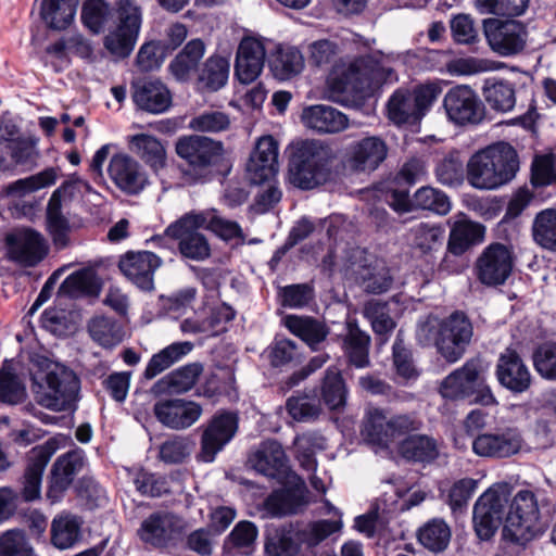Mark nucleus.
<instances>
[{"label": "nucleus", "mask_w": 556, "mask_h": 556, "mask_svg": "<svg viewBox=\"0 0 556 556\" xmlns=\"http://www.w3.org/2000/svg\"><path fill=\"white\" fill-rule=\"evenodd\" d=\"M273 75L279 80H288L304 68L302 53L293 47H279L269 60Z\"/></svg>", "instance_id": "de8ad7c7"}, {"label": "nucleus", "mask_w": 556, "mask_h": 556, "mask_svg": "<svg viewBox=\"0 0 556 556\" xmlns=\"http://www.w3.org/2000/svg\"><path fill=\"white\" fill-rule=\"evenodd\" d=\"M439 182L445 186H459L464 181V162L459 152L451 151L435 166Z\"/></svg>", "instance_id": "e2e57ef3"}, {"label": "nucleus", "mask_w": 556, "mask_h": 556, "mask_svg": "<svg viewBox=\"0 0 556 556\" xmlns=\"http://www.w3.org/2000/svg\"><path fill=\"white\" fill-rule=\"evenodd\" d=\"M363 315L370 321L372 331L381 343H386L396 324L390 316L387 302L370 300L364 304Z\"/></svg>", "instance_id": "8fccbe9b"}, {"label": "nucleus", "mask_w": 556, "mask_h": 556, "mask_svg": "<svg viewBox=\"0 0 556 556\" xmlns=\"http://www.w3.org/2000/svg\"><path fill=\"white\" fill-rule=\"evenodd\" d=\"M248 464L257 472L277 480L286 479L290 471L285 450L276 440L262 442L250 453Z\"/></svg>", "instance_id": "a878e982"}, {"label": "nucleus", "mask_w": 556, "mask_h": 556, "mask_svg": "<svg viewBox=\"0 0 556 556\" xmlns=\"http://www.w3.org/2000/svg\"><path fill=\"white\" fill-rule=\"evenodd\" d=\"M278 143L271 136L261 137L247 163V177L253 185L270 181L278 173Z\"/></svg>", "instance_id": "b1692460"}, {"label": "nucleus", "mask_w": 556, "mask_h": 556, "mask_svg": "<svg viewBox=\"0 0 556 556\" xmlns=\"http://www.w3.org/2000/svg\"><path fill=\"white\" fill-rule=\"evenodd\" d=\"M161 265V257L149 251H129L118 262L124 276L143 291L153 290L154 273Z\"/></svg>", "instance_id": "393cba45"}, {"label": "nucleus", "mask_w": 556, "mask_h": 556, "mask_svg": "<svg viewBox=\"0 0 556 556\" xmlns=\"http://www.w3.org/2000/svg\"><path fill=\"white\" fill-rule=\"evenodd\" d=\"M277 296L283 307L303 308L314 300L315 290L311 283H294L279 287Z\"/></svg>", "instance_id": "774afa93"}, {"label": "nucleus", "mask_w": 556, "mask_h": 556, "mask_svg": "<svg viewBox=\"0 0 556 556\" xmlns=\"http://www.w3.org/2000/svg\"><path fill=\"white\" fill-rule=\"evenodd\" d=\"M83 467L84 452L81 450L70 451L59 456L53 463L48 478V498L52 502L60 501Z\"/></svg>", "instance_id": "bb28decb"}, {"label": "nucleus", "mask_w": 556, "mask_h": 556, "mask_svg": "<svg viewBox=\"0 0 556 556\" xmlns=\"http://www.w3.org/2000/svg\"><path fill=\"white\" fill-rule=\"evenodd\" d=\"M422 422L413 414L388 417L383 409L370 407L366 410L363 427V439L372 445L388 447L395 439L418 431Z\"/></svg>", "instance_id": "0eeeda50"}, {"label": "nucleus", "mask_w": 556, "mask_h": 556, "mask_svg": "<svg viewBox=\"0 0 556 556\" xmlns=\"http://www.w3.org/2000/svg\"><path fill=\"white\" fill-rule=\"evenodd\" d=\"M7 257L21 266L33 267L48 253L43 236L30 228H16L5 236Z\"/></svg>", "instance_id": "4468645a"}, {"label": "nucleus", "mask_w": 556, "mask_h": 556, "mask_svg": "<svg viewBox=\"0 0 556 556\" xmlns=\"http://www.w3.org/2000/svg\"><path fill=\"white\" fill-rule=\"evenodd\" d=\"M265 55V47L261 40L252 37L241 40L235 64V75L241 84H251L260 76Z\"/></svg>", "instance_id": "c85d7f7f"}, {"label": "nucleus", "mask_w": 556, "mask_h": 556, "mask_svg": "<svg viewBox=\"0 0 556 556\" xmlns=\"http://www.w3.org/2000/svg\"><path fill=\"white\" fill-rule=\"evenodd\" d=\"M510 497L506 483L488 489L473 506V526L480 540H490L501 526Z\"/></svg>", "instance_id": "9d476101"}, {"label": "nucleus", "mask_w": 556, "mask_h": 556, "mask_svg": "<svg viewBox=\"0 0 556 556\" xmlns=\"http://www.w3.org/2000/svg\"><path fill=\"white\" fill-rule=\"evenodd\" d=\"M88 330L91 338L104 348L115 346L123 340L122 328L109 317L92 318L88 325Z\"/></svg>", "instance_id": "052dcab7"}, {"label": "nucleus", "mask_w": 556, "mask_h": 556, "mask_svg": "<svg viewBox=\"0 0 556 556\" xmlns=\"http://www.w3.org/2000/svg\"><path fill=\"white\" fill-rule=\"evenodd\" d=\"M84 181L72 176L70 179L53 191L47 205V220L50 233L55 244L64 247L66 244V235L70 230L67 218L63 215V207L71 202L74 197L80 192Z\"/></svg>", "instance_id": "6ab92c4d"}, {"label": "nucleus", "mask_w": 556, "mask_h": 556, "mask_svg": "<svg viewBox=\"0 0 556 556\" xmlns=\"http://www.w3.org/2000/svg\"><path fill=\"white\" fill-rule=\"evenodd\" d=\"M483 26L488 43L500 55L509 56L520 53L527 45V28L518 21L489 18L484 21Z\"/></svg>", "instance_id": "a211bd4d"}, {"label": "nucleus", "mask_w": 556, "mask_h": 556, "mask_svg": "<svg viewBox=\"0 0 556 556\" xmlns=\"http://www.w3.org/2000/svg\"><path fill=\"white\" fill-rule=\"evenodd\" d=\"M356 279L366 292L374 294L387 292L393 282L390 269L380 263L364 266L357 271Z\"/></svg>", "instance_id": "6e6d98bb"}, {"label": "nucleus", "mask_w": 556, "mask_h": 556, "mask_svg": "<svg viewBox=\"0 0 556 556\" xmlns=\"http://www.w3.org/2000/svg\"><path fill=\"white\" fill-rule=\"evenodd\" d=\"M204 216L187 213L170 224L165 233L179 241L178 249L182 256L193 261H204L211 255L206 238L199 232L203 228Z\"/></svg>", "instance_id": "ddd939ff"}, {"label": "nucleus", "mask_w": 556, "mask_h": 556, "mask_svg": "<svg viewBox=\"0 0 556 556\" xmlns=\"http://www.w3.org/2000/svg\"><path fill=\"white\" fill-rule=\"evenodd\" d=\"M346 387L341 372L336 367H329L321 386V397L330 409L344 406L346 401Z\"/></svg>", "instance_id": "bf43d9fd"}, {"label": "nucleus", "mask_w": 556, "mask_h": 556, "mask_svg": "<svg viewBox=\"0 0 556 556\" xmlns=\"http://www.w3.org/2000/svg\"><path fill=\"white\" fill-rule=\"evenodd\" d=\"M540 509L535 494L520 490L514 496L503 528V538L526 545L539 531Z\"/></svg>", "instance_id": "6e6552de"}, {"label": "nucleus", "mask_w": 556, "mask_h": 556, "mask_svg": "<svg viewBox=\"0 0 556 556\" xmlns=\"http://www.w3.org/2000/svg\"><path fill=\"white\" fill-rule=\"evenodd\" d=\"M285 326L312 350H316L317 345L324 342L329 334L325 323L311 316L288 315L285 318Z\"/></svg>", "instance_id": "58836bf2"}, {"label": "nucleus", "mask_w": 556, "mask_h": 556, "mask_svg": "<svg viewBox=\"0 0 556 556\" xmlns=\"http://www.w3.org/2000/svg\"><path fill=\"white\" fill-rule=\"evenodd\" d=\"M230 64L227 58L213 54L205 60L197 73L198 89L215 92L226 86L229 77Z\"/></svg>", "instance_id": "e433bc0d"}, {"label": "nucleus", "mask_w": 556, "mask_h": 556, "mask_svg": "<svg viewBox=\"0 0 556 556\" xmlns=\"http://www.w3.org/2000/svg\"><path fill=\"white\" fill-rule=\"evenodd\" d=\"M515 265L511 245L500 242L483 249L475 263L477 279L486 287L503 286L510 277Z\"/></svg>", "instance_id": "9b49d317"}, {"label": "nucleus", "mask_w": 556, "mask_h": 556, "mask_svg": "<svg viewBox=\"0 0 556 556\" xmlns=\"http://www.w3.org/2000/svg\"><path fill=\"white\" fill-rule=\"evenodd\" d=\"M519 170L515 148L504 141L476 152L467 163V180L479 190H495L510 182Z\"/></svg>", "instance_id": "f03ea898"}, {"label": "nucleus", "mask_w": 556, "mask_h": 556, "mask_svg": "<svg viewBox=\"0 0 556 556\" xmlns=\"http://www.w3.org/2000/svg\"><path fill=\"white\" fill-rule=\"evenodd\" d=\"M175 150L177 155L185 160L199 176L207 175L211 167L216 165L224 154V146L220 141L200 135L179 138Z\"/></svg>", "instance_id": "f8f14e48"}, {"label": "nucleus", "mask_w": 556, "mask_h": 556, "mask_svg": "<svg viewBox=\"0 0 556 556\" xmlns=\"http://www.w3.org/2000/svg\"><path fill=\"white\" fill-rule=\"evenodd\" d=\"M132 88V100L142 111L161 114L172 105V93L160 80L138 81Z\"/></svg>", "instance_id": "2f4dec72"}, {"label": "nucleus", "mask_w": 556, "mask_h": 556, "mask_svg": "<svg viewBox=\"0 0 556 556\" xmlns=\"http://www.w3.org/2000/svg\"><path fill=\"white\" fill-rule=\"evenodd\" d=\"M79 379L73 370L55 365L41 382L31 376V392L36 403L52 412H64L75 407L79 393Z\"/></svg>", "instance_id": "39448f33"}, {"label": "nucleus", "mask_w": 556, "mask_h": 556, "mask_svg": "<svg viewBox=\"0 0 556 556\" xmlns=\"http://www.w3.org/2000/svg\"><path fill=\"white\" fill-rule=\"evenodd\" d=\"M111 18V8L104 0H85L81 9L84 25L93 34L101 33Z\"/></svg>", "instance_id": "69168bd1"}, {"label": "nucleus", "mask_w": 556, "mask_h": 556, "mask_svg": "<svg viewBox=\"0 0 556 556\" xmlns=\"http://www.w3.org/2000/svg\"><path fill=\"white\" fill-rule=\"evenodd\" d=\"M532 237L543 249L556 251V210L546 208L538 213L532 224Z\"/></svg>", "instance_id": "5fc2aeb1"}, {"label": "nucleus", "mask_w": 556, "mask_h": 556, "mask_svg": "<svg viewBox=\"0 0 556 556\" xmlns=\"http://www.w3.org/2000/svg\"><path fill=\"white\" fill-rule=\"evenodd\" d=\"M127 141L130 151L153 170H159L165 166L166 150L156 137L148 134H137L129 136Z\"/></svg>", "instance_id": "ea45409f"}, {"label": "nucleus", "mask_w": 556, "mask_h": 556, "mask_svg": "<svg viewBox=\"0 0 556 556\" xmlns=\"http://www.w3.org/2000/svg\"><path fill=\"white\" fill-rule=\"evenodd\" d=\"M485 233L483 225L467 219L464 215L453 223L447 250L453 255L465 253L472 245L482 242Z\"/></svg>", "instance_id": "c9c22d12"}, {"label": "nucleus", "mask_w": 556, "mask_h": 556, "mask_svg": "<svg viewBox=\"0 0 556 556\" xmlns=\"http://www.w3.org/2000/svg\"><path fill=\"white\" fill-rule=\"evenodd\" d=\"M496 377L501 386L514 393H522L531 386V374L519 354L507 349L496 365Z\"/></svg>", "instance_id": "c756f323"}, {"label": "nucleus", "mask_w": 556, "mask_h": 556, "mask_svg": "<svg viewBox=\"0 0 556 556\" xmlns=\"http://www.w3.org/2000/svg\"><path fill=\"white\" fill-rule=\"evenodd\" d=\"M473 336V326L468 316L455 311L445 318H428L417 329V339L424 345L431 343L450 364L459 361L466 353Z\"/></svg>", "instance_id": "7ed1b4c3"}, {"label": "nucleus", "mask_w": 556, "mask_h": 556, "mask_svg": "<svg viewBox=\"0 0 556 556\" xmlns=\"http://www.w3.org/2000/svg\"><path fill=\"white\" fill-rule=\"evenodd\" d=\"M202 374L203 365L201 363H190L164 376L153 386V390L186 393L195 386Z\"/></svg>", "instance_id": "a19ab883"}, {"label": "nucleus", "mask_w": 556, "mask_h": 556, "mask_svg": "<svg viewBox=\"0 0 556 556\" xmlns=\"http://www.w3.org/2000/svg\"><path fill=\"white\" fill-rule=\"evenodd\" d=\"M78 0H42L40 14L50 28L65 29L74 20Z\"/></svg>", "instance_id": "09e8293b"}, {"label": "nucleus", "mask_w": 556, "mask_h": 556, "mask_svg": "<svg viewBox=\"0 0 556 556\" xmlns=\"http://www.w3.org/2000/svg\"><path fill=\"white\" fill-rule=\"evenodd\" d=\"M194 446V441L188 435H172L160 445L159 457L165 464H182Z\"/></svg>", "instance_id": "13d9d810"}, {"label": "nucleus", "mask_w": 556, "mask_h": 556, "mask_svg": "<svg viewBox=\"0 0 556 556\" xmlns=\"http://www.w3.org/2000/svg\"><path fill=\"white\" fill-rule=\"evenodd\" d=\"M81 521L73 515H59L51 525V542L60 548L72 547L80 539Z\"/></svg>", "instance_id": "3c124183"}, {"label": "nucleus", "mask_w": 556, "mask_h": 556, "mask_svg": "<svg viewBox=\"0 0 556 556\" xmlns=\"http://www.w3.org/2000/svg\"><path fill=\"white\" fill-rule=\"evenodd\" d=\"M301 121L305 127L321 134H334L349 125L345 114L327 104H315L303 109Z\"/></svg>", "instance_id": "7c9ffc66"}, {"label": "nucleus", "mask_w": 556, "mask_h": 556, "mask_svg": "<svg viewBox=\"0 0 556 556\" xmlns=\"http://www.w3.org/2000/svg\"><path fill=\"white\" fill-rule=\"evenodd\" d=\"M522 438L517 429L507 428L494 433H482L472 441L473 452L481 457L507 458L519 453Z\"/></svg>", "instance_id": "cd10ccee"}, {"label": "nucleus", "mask_w": 556, "mask_h": 556, "mask_svg": "<svg viewBox=\"0 0 556 556\" xmlns=\"http://www.w3.org/2000/svg\"><path fill=\"white\" fill-rule=\"evenodd\" d=\"M485 372L486 366L481 358H470L443 379L440 393L450 400L473 396V401L479 404L493 405L496 400L485 383Z\"/></svg>", "instance_id": "423d86ee"}, {"label": "nucleus", "mask_w": 556, "mask_h": 556, "mask_svg": "<svg viewBox=\"0 0 556 556\" xmlns=\"http://www.w3.org/2000/svg\"><path fill=\"white\" fill-rule=\"evenodd\" d=\"M193 346V343L189 341L174 342L165 346L150 358L143 371L144 379L151 380L161 375L188 355Z\"/></svg>", "instance_id": "37998d69"}, {"label": "nucleus", "mask_w": 556, "mask_h": 556, "mask_svg": "<svg viewBox=\"0 0 556 556\" xmlns=\"http://www.w3.org/2000/svg\"><path fill=\"white\" fill-rule=\"evenodd\" d=\"M184 521L174 514L157 511L148 516L138 529L142 542L163 548L173 545L184 533Z\"/></svg>", "instance_id": "aec40b11"}, {"label": "nucleus", "mask_w": 556, "mask_h": 556, "mask_svg": "<svg viewBox=\"0 0 556 556\" xmlns=\"http://www.w3.org/2000/svg\"><path fill=\"white\" fill-rule=\"evenodd\" d=\"M116 26L104 37V47L119 58L128 56L137 42L141 22V8L135 0H115Z\"/></svg>", "instance_id": "1a4fd4ad"}, {"label": "nucleus", "mask_w": 556, "mask_h": 556, "mask_svg": "<svg viewBox=\"0 0 556 556\" xmlns=\"http://www.w3.org/2000/svg\"><path fill=\"white\" fill-rule=\"evenodd\" d=\"M301 549L296 523H287L268 531L265 542L266 556H293Z\"/></svg>", "instance_id": "79ce46f5"}, {"label": "nucleus", "mask_w": 556, "mask_h": 556, "mask_svg": "<svg viewBox=\"0 0 556 556\" xmlns=\"http://www.w3.org/2000/svg\"><path fill=\"white\" fill-rule=\"evenodd\" d=\"M399 452L407 460L431 463L439 456V444L430 435L413 434L400 443Z\"/></svg>", "instance_id": "a18cd8bd"}, {"label": "nucleus", "mask_w": 556, "mask_h": 556, "mask_svg": "<svg viewBox=\"0 0 556 556\" xmlns=\"http://www.w3.org/2000/svg\"><path fill=\"white\" fill-rule=\"evenodd\" d=\"M393 53L376 51L355 59L350 63L338 64L328 78V85L340 100H361L370 96L375 88L394 79Z\"/></svg>", "instance_id": "f257e3e1"}, {"label": "nucleus", "mask_w": 556, "mask_h": 556, "mask_svg": "<svg viewBox=\"0 0 556 556\" xmlns=\"http://www.w3.org/2000/svg\"><path fill=\"white\" fill-rule=\"evenodd\" d=\"M238 431V417L230 412H218L203 427L198 459L212 463Z\"/></svg>", "instance_id": "f3484780"}, {"label": "nucleus", "mask_w": 556, "mask_h": 556, "mask_svg": "<svg viewBox=\"0 0 556 556\" xmlns=\"http://www.w3.org/2000/svg\"><path fill=\"white\" fill-rule=\"evenodd\" d=\"M205 50V43L201 39L187 42L168 64V71L174 79L179 83L189 81L191 76L198 73Z\"/></svg>", "instance_id": "473e14b6"}, {"label": "nucleus", "mask_w": 556, "mask_h": 556, "mask_svg": "<svg viewBox=\"0 0 556 556\" xmlns=\"http://www.w3.org/2000/svg\"><path fill=\"white\" fill-rule=\"evenodd\" d=\"M296 526L300 547L311 549L318 546L330 535L340 532L342 529V521L341 519H320L307 523H296Z\"/></svg>", "instance_id": "49530a36"}, {"label": "nucleus", "mask_w": 556, "mask_h": 556, "mask_svg": "<svg viewBox=\"0 0 556 556\" xmlns=\"http://www.w3.org/2000/svg\"><path fill=\"white\" fill-rule=\"evenodd\" d=\"M101 279L92 268H81L71 274L60 286L59 294L72 299L98 296Z\"/></svg>", "instance_id": "4c0bfd02"}, {"label": "nucleus", "mask_w": 556, "mask_h": 556, "mask_svg": "<svg viewBox=\"0 0 556 556\" xmlns=\"http://www.w3.org/2000/svg\"><path fill=\"white\" fill-rule=\"evenodd\" d=\"M202 406L184 399H162L153 405L157 421L173 430H185L194 425L202 415Z\"/></svg>", "instance_id": "5701e85b"}, {"label": "nucleus", "mask_w": 556, "mask_h": 556, "mask_svg": "<svg viewBox=\"0 0 556 556\" xmlns=\"http://www.w3.org/2000/svg\"><path fill=\"white\" fill-rule=\"evenodd\" d=\"M288 414L296 421L311 422L321 414L320 400L312 394H298L289 397L286 403Z\"/></svg>", "instance_id": "4d7b16f0"}, {"label": "nucleus", "mask_w": 556, "mask_h": 556, "mask_svg": "<svg viewBox=\"0 0 556 556\" xmlns=\"http://www.w3.org/2000/svg\"><path fill=\"white\" fill-rule=\"evenodd\" d=\"M257 528L251 521L238 522L229 533L225 547L229 551H237L241 554L249 555L253 549V545L257 538Z\"/></svg>", "instance_id": "338daca9"}, {"label": "nucleus", "mask_w": 556, "mask_h": 556, "mask_svg": "<svg viewBox=\"0 0 556 556\" xmlns=\"http://www.w3.org/2000/svg\"><path fill=\"white\" fill-rule=\"evenodd\" d=\"M414 210H427L445 215L451 210V202L443 191L432 187H421L414 194Z\"/></svg>", "instance_id": "0e129e2a"}, {"label": "nucleus", "mask_w": 556, "mask_h": 556, "mask_svg": "<svg viewBox=\"0 0 556 556\" xmlns=\"http://www.w3.org/2000/svg\"><path fill=\"white\" fill-rule=\"evenodd\" d=\"M388 146L378 136L365 137L350 143L344 153L345 166L356 173L376 170L387 159Z\"/></svg>", "instance_id": "4be33fe9"}, {"label": "nucleus", "mask_w": 556, "mask_h": 556, "mask_svg": "<svg viewBox=\"0 0 556 556\" xmlns=\"http://www.w3.org/2000/svg\"><path fill=\"white\" fill-rule=\"evenodd\" d=\"M333 151L317 140L295 143L289 162L290 181L293 186L309 190L326 182L332 172Z\"/></svg>", "instance_id": "20e7f679"}, {"label": "nucleus", "mask_w": 556, "mask_h": 556, "mask_svg": "<svg viewBox=\"0 0 556 556\" xmlns=\"http://www.w3.org/2000/svg\"><path fill=\"white\" fill-rule=\"evenodd\" d=\"M448 525L439 518H433L424 525L418 531V540L427 549L439 553L444 551L451 540Z\"/></svg>", "instance_id": "864d4df0"}, {"label": "nucleus", "mask_w": 556, "mask_h": 556, "mask_svg": "<svg viewBox=\"0 0 556 556\" xmlns=\"http://www.w3.org/2000/svg\"><path fill=\"white\" fill-rule=\"evenodd\" d=\"M106 173L115 187L128 195L140 193L149 185L148 175L141 164L125 152L112 155Z\"/></svg>", "instance_id": "412c9836"}, {"label": "nucleus", "mask_w": 556, "mask_h": 556, "mask_svg": "<svg viewBox=\"0 0 556 556\" xmlns=\"http://www.w3.org/2000/svg\"><path fill=\"white\" fill-rule=\"evenodd\" d=\"M412 244L421 253H430L442 247L444 230L441 226L420 223L410 228Z\"/></svg>", "instance_id": "680f3d73"}, {"label": "nucleus", "mask_w": 556, "mask_h": 556, "mask_svg": "<svg viewBox=\"0 0 556 556\" xmlns=\"http://www.w3.org/2000/svg\"><path fill=\"white\" fill-rule=\"evenodd\" d=\"M410 90L399 89L388 102V114L395 124L415 123L421 119Z\"/></svg>", "instance_id": "603ef678"}, {"label": "nucleus", "mask_w": 556, "mask_h": 556, "mask_svg": "<svg viewBox=\"0 0 556 556\" xmlns=\"http://www.w3.org/2000/svg\"><path fill=\"white\" fill-rule=\"evenodd\" d=\"M482 94L489 106L497 112H510L516 105L515 85L509 80L486 79L482 88Z\"/></svg>", "instance_id": "c03bdc74"}, {"label": "nucleus", "mask_w": 556, "mask_h": 556, "mask_svg": "<svg viewBox=\"0 0 556 556\" xmlns=\"http://www.w3.org/2000/svg\"><path fill=\"white\" fill-rule=\"evenodd\" d=\"M443 108L450 122L458 126L477 125L484 118V105L476 91L466 85L451 88Z\"/></svg>", "instance_id": "2eb2a0df"}, {"label": "nucleus", "mask_w": 556, "mask_h": 556, "mask_svg": "<svg viewBox=\"0 0 556 556\" xmlns=\"http://www.w3.org/2000/svg\"><path fill=\"white\" fill-rule=\"evenodd\" d=\"M370 336L362 330L354 318L345 321V333L343 337V350L349 363L357 368L368 367Z\"/></svg>", "instance_id": "72a5a7b5"}, {"label": "nucleus", "mask_w": 556, "mask_h": 556, "mask_svg": "<svg viewBox=\"0 0 556 556\" xmlns=\"http://www.w3.org/2000/svg\"><path fill=\"white\" fill-rule=\"evenodd\" d=\"M303 505L304 494L302 489H281L269 494L260 509L264 518H278L296 514Z\"/></svg>", "instance_id": "f704fd0d"}, {"label": "nucleus", "mask_w": 556, "mask_h": 556, "mask_svg": "<svg viewBox=\"0 0 556 556\" xmlns=\"http://www.w3.org/2000/svg\"><path fill=\"white\" fill-rule=\"evenodd\" d=\"M59 448L60 439L50 438L26 453L22 479V496L25 501L31 502L40 497L45 469Z\"/></svg>", "instance_id": "dca6fc26"}]
</instances>
